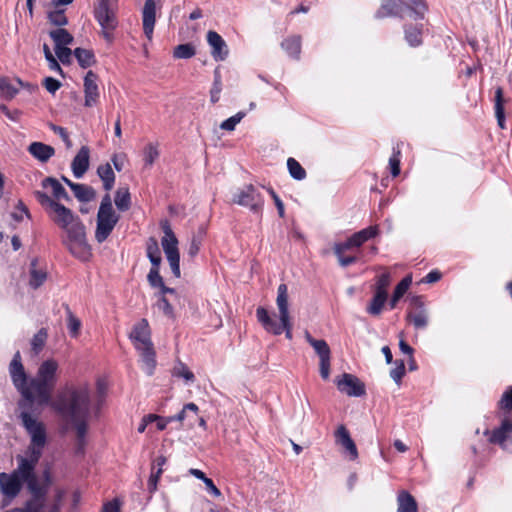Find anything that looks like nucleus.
Here are the masks:
<instances>
[{"label":"nucleus","instance_id":"nucleus-5","mask_svg":"<svg viewBox=\"0 0 512 512\" xmlns=\"http://www.w3.org/2000/svg\"><path fill=\"white\" fill-rule=\"evenodd\" d=\"M130 339L141 354L144 371L148 375H152L156 367V353L151 341L150 327L146 319H141L134 325L130 333Z\"/></svg>","mask_w":512,"mask_h":512},{"label":"nucleus","instance_id":"nucleus-13","mask_svg":"<svg viewBox=\"0 0 512 512\" xmlns=\"http://www.w3.org/2000/svg\"><path fill=\"white\" fill-rule=\"evenodd\" d=\"M118 221L119 216L115 211H98L95 231L96 241L99 243L104 242L109 237Z\"/></svg>","mask_w":512,"mask_h":512},{"label":"nucleus","instance_id":"nucleus-52","mask_svg":"<svg viewBox=\"0 0 512 512\" xmlns=\"http://www.w3.org/2000/svg\"><path fill=\"white\" fill-rule=\"evenodd\" d=\"M390 285V274L384 273L381 276H379L377 283H376V289L375 293L382 294L384 296H387V288Z\"/></svg>","mask_w":512,"mask_h":512},{"label":"nucleus","instance_id":"nucleus-58","mask_svg":"<svg viewBox=\"0 0 512 512\" xmlns=\"http://www.w3.org/2000/svg\"><path fill=\"white\" fill-rule=\"evenodd\" d=\"M49 128L56 134H58L61 139L63 140V142L65 143L66 147L68 149H70L72 147V142L69 138V135L66 131V129H64L63 127L61 126H57L53 123H49Z\"/></svg>","mask_w":512,"mask_h":512},{"label":"nucleus","instance_id":"nucleus-45","mask_svg":"<svg viewBox=\"0 0 512 512\" xmlns=\"http://www.w3.org/2000/svg\"><path fill=\"white\" fill-rule=\"evenodd\" d=\"M405 38L411 46H418L421 44V30L417 26L405 27Z\"/></svg>","mask_w":512,"mask_h":512},{"label":"nucleus","instance_id":"nucleus-37","mask_svg":"<svg viewBox=\"0 0 512 512\" xmlns=\"http://www.w3.org/2000/svg\"><path fill=\"white\" fill-rule=\"evenodd\" d=\"M198 412L199 408L195 403H188L184 405L180 413H178L175 416L167 417L166 420L168 423L173 421L183 422L184 420L190 418V413L194 414V416L196 417Z\"/></svg>","mask_w":512,"mask_h":512},{"label":"nucleus","instance_id":"nucleus-44","mask_svg":"<svg viewBox=\"0 0 512 512\" xmlns=\"http://www.w3.org/2000/svg\"><path fill=\"white\" fill-rule=\"evenodd\" d=\"M287 167L290 175L296 180H303L306 177V171L294 158L287 160Z\"/></svg>","mask_w":512,"mask_h":512},{"label":"nucleus","instance_id":"nucleus-21","mask_svg":"<svg viewBox=\"0 0 512 512\" xmlns=\"http://www.w3.org/2000/svg\"><path fill=\"white\" fill-rule=\"evenodd\" d=\"M397 512H418V504L412 494L401 490L397 495Z\"/></svg>","mask_w":512,"mask_h":512},{"label":"nucleus","instance_id":"nucleus-60","mask_svg":"<svg viewBox=\"0 0 512 512\" xmlns=\"http://www.w3.org/2000/svg\"><path fill=\"white\" fill-rule=\"evenodd\" d=\"M162 473V469L161 468H158L156 471H155V467L153 466L152 467V473L149 477V480H148V489L149 491L152 493L154 491H156L157 489V483H158V480H159V477Z\"/></svg>","mask_w":512,"mask_h":512},{"label":"nucleus","instance_id":"nucleus-19","mask_svg":"<svg viewBox=\"0 0 512 512\" xmlns=\"http://www.w3.org/2000/svg\"><path fill=\"white\" fill-rule=\"evenodd\" d=\"M336 443L341 445L351 456L352 460L358 457V451L349 431L344 425H340L335 432Z\"/></svg>","mask_w":512,"mask_h":512},{"label":"nucleus","instance_id":"nucleus-15","mask_svg":"<svg viewBox=\"0 0 512 512\" xmlns=\"http://www.w3.org/2000/svg\"><path fill=\"white\" fill-rule=\"evenodd\" d=\"M207 42L211 47V55L215 61H224L228 57V46L220 34L212 30L208 31Z\"/></svg>","mask_w":512,"mask_h":512},{"label":"nucleus","instance_id":"nucleus-43","mask_svg":"<svg viewBox=\"0 0 512 512\" xmlns=\"http://www.w3.org/2000/svg\"><path fill=\"white\" fill-rule=\"evenodd\" d=\"M196 51L192 44H180L175 47L173 56L178 59H189L195 55Z\"/></svg>","mask_w":512,"mask_h":512},{"label":"nucleus","instance_id":"nucleus-1","mask_svg":"<svg viewBox=\"0 0 512 512\" xmlns=\"http://www.w3.org/2000/svg\"><path fill=\"white\" fill-rule=\"evenodd\" d=\"M9 374L13 385L21 395V405H50L63 418L70 421L76 430L78 450L84 447L87 432V418L90 411V392L86 386L71 388L59 393L55 400L52 394L59 375V363L48 358L40 363L34 376H28L17 351L9 364Z\"/></svg>","mask_w":512,"mask_h":512},{"label":"nucleus","instance_id":"nucleus-54","mask_svg":"<svg viewBox=\"0 0 512 512\" xmlns=\"http://www.w3.org/2000/svg\"><path fill=\"white\" fill-rule=\"evenodd\" d=\"M43 52H44V56H45V59L47 60L48 62V65H49V68L51 70H55V71H58V72H62V69L58 63V61L56 60V58L53 56L50 48L48 47L47 44H44L43 45Z\"/></svg>","mask_w":512,"mask_h":512},{"label":"nucleus","instance_id":"nucleus-3","mask_svg":"<svg viewBox=\"0 0 512 512\" xmlns=\"http://www.w3.org/2000/svg\"><path fill=\"white\" fill-rule=\"evenodd\" d=\"M276 304L279 311V323L270 317L264 307H258L256 317L263 328L273 335H280L285 332L287 339H292V322L289 313L288 287L286 284H280L277 290Z\"/></svg>","mask_w":512,"mask_h":512},{"label":"nucleus","instance_id":"nucleus-7","mask_svg":"<svg viewBox=\"0 0 512 512\" xmlns=\"http://www.w3.org/2000/svg\"><path fill=\"white\" fill-rule=\"evenodd\" d=\"M117 0H99L95 6L94 15L102 28V34L108 42L113 40V31L118 25L116 17Z\"/></svg>","mask_w":512,"mask_h":512},{"label":"nucleus","instance_id":"nucleus-30","mask_svg":"<svg viewBox=\"0 0 512 512\" xmlns=\"http://www.w3.org/2000/svg\"><path fill=\"white\" fill-rule=\"evenodd\" d=\"M281 47L293 58L298 59L301 52V37L291 36L281 43Z\"/></svg>","mask_w":512,"mask_h":512},{"label":"nucleus","instance_id":"nucleus-48","mask_svg":"<svg viewBox=\"0 0 512 512\" xmlns=\"http://www.w3.org/2000/svg\"><path fill=\"white\" fill-rule=\"evenodd\" d=\"M222 90L221 75L218 69L214 71V82L210 90V100L212 103L219 101Z\"/></svg>","mask_w":512,"mask_h":512},{"label":"nucleus","instance_id":"nucleus-46","mask_svg":"<svg viewBox=\"0 0 512 512\" xmlns=\"http://www.w3.org/2000/svg\"><path fill=\"white\" fill-rule=\"evenodd\" d=\"M173 375L176 377L183 378L186 382H193L195 376L192 371L182 362L176 364L173 368Z\"/></svg>","mask_w":512,"mask_h":512},{"label":"nucleus","instance_id":"nucleus-14","mask_svg":"<svg viewBox=\"0 0 512 512\" xmlns=\"http://www.w3.org/2000/svg\"><path fill=\"white\" fill-rule=\"evenodd\" d=\"M339 391L348 396L359 397L365 394L364 384L354 375L344 373L341 379L336 381Z\"/></svg>","mask_w":512,"mask_h":512},{"label":"nucleus","instance_id":"nucleus-36","mask_svg":"<svg viewBox=\"0 0 512 512\" xmlns=\"http://www.w3.org/2000/svg\"><path fill=\"white\" fill-rule=\"evenodd\" d=\"M48 338V331L46 328H41L31 339V350L35 355H38L44 348Z\"/></svg>","mask_w":512,"mask_h":512},{"label":"nucleus","instance_id":"nucleus-10","mask_svg":"<svg viewBox=\"0 0 512 512\" xmlns=\"http://www.w3.org/2000/svg\"><path fill=\"white\" fill-rule=\"evenodd\" d=\"M62 245L69 253L80 261H88L92 257L91 246L88 243L86 228L68 237L61 238Z\"/></svg>","mask_w":512,"mask_h":512},{"label":"nucleus","instance_id":"nucleus-8","mask_svg":"<svg viewBox=\"0 0 512 512\" xmlns=\"http://www.w3.org/2000/svg\"><path fill=\"white\" fill-rule=\"evenodd\" d=\"M161 227L164 233V236L161 239L162 248L169 262L172 273L175 277L179 278L181 276V272L178 239L168 221L162 222Z\"/></svg>","mask_w":512,"mask_h":512},{"label":"nucleus","instance_id":"nucleus-56","mask_svg":"<svg viewBox=\"0 0 512 512\" xmlns=\"http://www.w3.org/2000/svg\"><path fill=\"white\" fill-rule=\"evenodd\" d=\"M202 236H203V233L201 232L199 235H194L191 238V242H190L189 248H188V255L190 257H195L198 254V252L200 250L201 243H202Z\"/></svg>","mask_w":512,"mask_h":512},{"label":"nucleus","instance_id":"nucleus-51","mask_svg":"<svg viewBox=\"0 0 512 512\" xmlns=\"http://www.w3.org/2000/svg\"><path fill=\"white\" fill-rule=\"evenodd\" d=\"M395 368L390 371V377L399 384L403 376L405 375V364L403 360L395 361Z\"/></svg>","mask_w":512,"mask_h":512},{"label":"nucleus","instance_id":"nucleus-49","mask_svg":"<svg viewBox=\"0 0 512 512\" xmlns=\"http://www.w3.org/2000/svg\"><path fill=\"white\" fill-rule=\"evenodd\" d=\"M244 112H238L234 116L226 119L220 124V128L227 131H233L236 125L244 118Z\"/></svg>","mask_w":512,"mask_h":512},{"label":"nucleus","instance_id":"nucleus-22","mask_svg":"<svg viewBox=\"0 0 512 512\" xmlns=\"http://www.w3.org/2000/svg\"><path fill=\"white\" fill-rule=\"evenodd\" d=\"M510 433H512V420L505 418L501 426L492 432L489 440L491 443H496L506 448V440Z\"/></svg>","mask_w":512,"mask_h":512},{"label":"nucleus","instance_id":"nucleus-26","mask_svg":"<svg viewBox=\"0 0 512 512\" xmlns=\"http://www.w3.org/2000/svg\"><path fill=\"white\" fill-rule=\"evenodd\" d=\"M22 85L23 83L20 79L12 81L6 77L0 78V91L6 99H12L18 92V86Z\"/></svg>","mask_w":512,"mask_h":512},{"label":"nucleus","instance_id":"nucleus-2","mask_svg":"<svg viewBox=\"0 0 512 512\" xmlns=\"http://www.w3.org/2000/svg\"><path fill=\"white\" fill-rule=\"evenodd\" d=\"M16 459V469L11 473L0 472V491L4 496L3 507L8 506L20 494L24 484L30 492V487L35 486L41 479L36 474L37 464L26 460L22 455H18Z\"/></svg>","mask_w":512,"mask_h":512},{"label":"nucleus","instance_id":"nucleus-39","mask_svg":"<svg viewBox=\"0 0 512 512\" xmlns=\"http://www.w3.org/2000/svg\"><path fill=\"white\" fill-rule=\"evenodd\" d=\"M74 55H75L79 65L83 68L90 67L95 62L94 54L90 50L76 48L74 50Z\"/></svg>","mask_w":512,"mask_h":512},{"label":"nucleus","instance_id":"nucleus-47","mask_svg":"<svg viewBox=\"0 0 512 512\" xmlns=\"http://www.w3.org/2000/svg\"><path fill=\"white\" fill-rule=\"evenodd\" d=\"M47 17L49 21L55 26L62 27L68 23L64 9H59L58 7L54 11H50Z\"/></svg>","mask_w":512,"mask_h":512},{"label":"nucleus","instance_id":"nucleus-50","mask_svg":"<svg viewBox=\"0 0 512 512\" xmlns=\"http://www.w3.org/2000/svg\"><path fill=\"white\" fill-rule=\"evenodd\" d=\"M412 283V276L407 275L405 276L396 286L394 293L395 298H401L409 289L410 285Z\"/></svg>","mask_w":512,"mask_h":512},{"label":"nucleus","instance_id":"nucleus-62","mask_svg":"<svg viewBox=\"0 0 512 512\" xmlns=\"http://www.w3.org/2000/svg\"><path fill=\"white\" fill-rule=\"evenodd\" d=\"M353 247H355V245L352 242V239L350 237L345 242H343V243H336L334 245V248H333L334 254L335 255L344 254L345 251H347V250H349V249H351Z\"/></svg>","mask_w":512,"mask_h":512},{"label":"nucleus","instance_id":"nucleus-18","mask_svg":"<svg viewBox=\"0 0 512 512\" xmlns=\"http://www.w3.org/2000/svg\"><path fill=\"white\" fill-rule=\"evenodd\" d=\"M90 149L82 146L74 157L71 168L76 178H81L89 168Z\"/></svg>","mask_w":512,"mask_h":512},{"label":"nucleus","instance_id":"nucleus-23","mask_svg":"<svg viewBox=\"0 0 512 512\" xmlns=\"http://www.w3.org/2000/svg\"><path fill=\"white\" fill-rule=\"evenodd\" d=\"M404 8L402 0H384L377 12L379 18L386 16H403Z\"/></svg>","mask_w":512,"mask_h":512},{"label":"nucleus","instance_id":"nucleus-12","mask_svg":"<svg viewBox=\"0 0 512 512\" xmlns=\"http://www.w3.org/2000/svg\"><path fill=\"white\" fill-rule=\"evenodd\" d=\"M233 202L241 206L249 207L254 213H259L262 210L264 200L253 185H247L234 194Z\"/></svg>","mask_w":512,"mask_h":512},{"label":"nucleus","instance_id":"nucleus-55","mask_svg":"<svg viewBox=\"0 0 512 512\" xmlns=\"http://www.w3.org/2000/svg\"><path fill=\"white\" fill-rule=\"evenodd\" d=\"M499 408L510 412L512 411V387H509L502 395L499 401Z\"/></svg>","mask_w":512,"mask_h":512},{"label":"nucleus","instance_id":"nucleus-61","mask_svg":"<svg viewBox=\"0 0 512 512\" xmlns=\"http://www.w3.org/2000/svg\"><path fill=\"white\" fill-rule=\"evenodd\" d=\"M157 306L160 310L163 311V313L169 317L173 316V307L169 303V301L166 299L165 296H161L158 300Z\"/></svg>","mask_w":512,"mask_h":512},{"label":"nucleus","instance_id":"nucleus-41","mask_svg":"<svg viewBox=\"0 0 512 512\" xmlns=\"http://www.w3.org/2000/svg\"><path fill=\"white\" fill-rule=\"evenodd\" d=\"M386 301L387 296L375 293L370 304L367 307V312L373 316H378L381 313Z\"/></svg>","mask_w":512,"mask_h":512},{"label":"nucleus","instance_id":"nucleus-38","mask_svg":"<svg viewBox=\"0 0 512 512\" xmlns=\"http://www.w3.org/2000/svg\"><path fill=\"white\" fill-rule=\"evenodd\" d=\"M404 11L410 10L416 17L423 18L427 7L424 0H402Z\"/></svg>","mask_w":512,"mask_h":512},{"label":"nucleus","instance_id":"nucleus-25","mask_svg":"<svg viewBox=\"0 0 512 512\" xmlns=\"http://www.w3.org/2000/svg\"><path fill=\"white\" fill-rule=\"evenodd\" d=\"M63 232V237H68L70 235L76 234L77 232L85 229V225L77 214L72 215V218L69 220H64L61 224H58Z\"/></svg>","mask_w":512,"mask_h":512},{"label":"nucleus","instance_id":"nucleus-35","mask_svg":"<svg viewBox=\"0 0 512 512\" xmlns=\"http://www.w3.org/2000/svg\"><path fill=\"white\" fill-rule=\"evenodd\" d=\"M160 155L158 144L148 143L143 150V161L146 168H150Z\"/></svg>","mask_w":512,"mask_h":512},{"label":"nucleus","instance_id":"nucleus-9","mask_svg":"<svg viewBox=\"0 0 512 512\" xmlns=\"http://www.w3.org/2000/svg\"><path fill=\"white\" fill-rule=\"evenodd\" d=\"M34 196L56 226L64 220L71 219L72 215L75 214L71 209L55 201L44 192L35 191Z\"/></svg>","mask_w":512,"mask_h":512},{"label":"nucleus","instance_id":"nucleus-42","mask_svg":"<svg viewBox=\"0 0 512 512\" xmlns=\"http://www.w3.org/2000/svg\"><path fill=\"white\" fill-rule=\"evenodd\" d=\"M407 319L414 325L416 329L425 328L428 324L427 313L424 310L408 313Z\"/></svg>","mask_w":512,"mask_h":512},{"label":"nucleus","instance_id":"nucleus-31","mask_svg":"<svg viewBox=\"0 0 512 512\" xmlns=\"http://www.w3.org/2000/svg\"><path fill=\"white\" fill-rule=\"evenodd\" d=\"M147 257L149 258L152 266H160L162 258L157 240L150 237L146 243Z\"/></svg>","mask_w":512,"mask_h":512},{"label":"nucleus","instance_id":"nucleus-29","mask_svg":"<svg viewBox=\"0 0 512 512\" xmlns=\"http://www.w3.org/2000/svg\"><path fill=\"white\" fill-rule=\"evenodd\" d=\"M97 174L103 181L104 189L107 191L111 190L115 182V174L111 168V165L109 163L100 165L97 168Z\"/></svg>","mask_w":512,"mask_h":512},{"label":"nucleus","instance_id":"nucleus-28","mask_svg":"<svg viewBox=\"0 0 512 512\" xmlns=\"http://www.w3.org/2000/svg\"><path fill=\"white\" fill-rule=\"evenodd\" d=\"M29 285L33 289L39 288L47 279V273L44 270L37 269V260L33 259L30 264Z\"/></svg>","mask_w":512,"mask_h":512},{"label":"nucleus","instance_id":"nucleus-16","mask_svg":"<svg viewBox=\"0 0 512 512\" xmlns=\"http://www.w3.org/2000/svg\"><path fill=\"white\" fill-rule=\"evenodd\" d=\"M98 76L89 70L84 77V93H85V106L92 107L96 105L99 98V90L97 85Z\"/></svg>","mask_w":512,"mask_h":512},{"label":"nucleus","instance_id":"nucleus-40","mask_svg":"<svg viewBox=\"0 0 512 512\" xmlns=\"http://www.w3.org/2000/svg\"><path fill=\"white\" fill-rule=\"evenodd\" d=\"M115 205L120 211H127L130 208V193L127 188H119L115 194Z\"/></svg>","mask_w":512,"mask_h":512},{"label":"nucleus","instance_id":"nucleus-24","mask_svg":"<svg viewBox=\"0 0 512 512\" xmlns=\"http://www.w3.org/2000/svg\"><path fill=\"white\" fill-rule=\"evenodd\" d=\"M42 186L44 188H51L52 199L59 202L60 200L69 201L70 196L68 195L65 188L61 185V183L52 177H47L42 181Z\"/></svg>","mask_w":512,"mask_h":512},{"label":"nucleus","instance_id":"nucleus-64","mask_svg":"<svg viewBox=\"0 0 512 512\" xmlns=\"http://www.w3.org/2000/svg\"><path fill=\"white\" fill-rule=\"evenodd\" d=\"M398 154H394L389 159V165L391 168V174L396 177L400 174V160L398 158Z\"/></svg>","mask_w":512,"mask_h":512},{"label":"nucleus","instance_id":"nucleus-4","mask_svg":"<svg viewBox=\"0 0 512 512\" xmlns=\"http://www.w3.org/2000/svg\"><path fill=\"white\" fill-rule=\"evenodd\" d=\"M35 404L21 405V401L18 402V408L20 410L19 418L21 419L22 425L28 435L30 436V445L28 447V456L26 460L38 464L42 451L47 443V432L43 422L32 415L33 406Z\"/></svg>","mask_w":512,"mask_h":512},{"label":"nucleus","instance_id":"nucleus-32","mask_svg":"<svg viewBox=\"0 0 512 512\" xmlns=\"http://www.w3.org/2000/svg\"><path fill=\"white\" fill-rule=\"evenodd\" d=\"M495 115L498 125L501 129L505 128L504 99L503 90L498 87L495 91Z\"/></svg>","mask_w":512,"mask_h":512},{"label":"nucleus","instance_id":"nucleus-27","mask_svg":"<svg viewBox=\"0 0 512 512\" xmlns=\"http://www.w3.org/2000/svg\"><path fill=\"white\" fill-rule=\"evenodd\" d=\"M71 190L80 202H90L95 198V190L85 184H72Z\"/></svg>","mask_w":512,"mask_h":512},{"label":"nucleus","instance_id":"nucleus-63","mask_svg":"<svg viewBox=\"0 0 512 512\" xmlns=\"http://www.w3.org/2000/svg\"><path fill=\"white\" fill-rule=\"evenodd\" d=\"M43 85L48 92L54 94L60 88L61 83L55 78L46 77L43 81Z\"/></svg>","mask_w":512,"mask_h":512},{"label":"nucleus","instance_id":"nucleus-20","mask_svg":"<svg viewBox=\"0 0 512 512\" xmlns=\"http://www.w3.org/2000/svg\"><path fill=\"white\" fill-rule=\"evenodd\" d=\"M28 152L41 162H47L55 154L52 146L42 142L31 143L28 147Z\"/></svg>","mask_w":512,"mask_h":512},{"label":"nucleus","instance_id":"nucleus-34","mask_svg":"<svg viewBox=\"0 0 512 512\" xmlns=\"http://www.w3.org/2000/svg\"><path fill=\"white\" fill-rule=\"evenodd\" d=\"M49 35L55 42V47L67 46L73 42V36L64 28L52 30Z\"/></svg>","mask_w":512,"mask_h":512},{"label":"nucleus","instance_id":"nucleus-59","mask_svg":"<svg viewBox=\"0 0 512 512\" xmlns=\"http://www.w3.org/2000/svg\"><path fill=\"white\" fill-rule=\"evenodd\" d=\"M55 53L57 55V58L63 63H69L71 58V49L63 46V47H55Z\"/></svg>","mask_w":512,"mask_h":512},{"label":"nucleus","instance_id":"nucleus-33","mask_svg":"<svg viewBox=\"0 0 512 512\" xmlns=\"http://www.w3.org/2000/svg\"><path fill=\"white\" fill-rule=\"evenodd\" d=\"M378 233L377 226H370L368 228L362 229L359 232L354 233L351 236L352 242L355 247H360L363 243L368 241L369 239L375 237Z\"/></svg>","mask_w":512,"mask_h":512},{"label":"nucleus","instance_id":"nucleus-11","mask_svg":"<svg viewBox=\"0 0 512 512\" xmlns=\"http://www.w3.org/2000/svg\"><path fill=\"white\" fill-rule=\"evenodd\" d=\"M304 337L319 357V371L322 379L328 380L331 365V350L329 345L323 339L313 338L308 331L305 332Z\"/></svg>","mask_w":512,"mask_h":512},{"label":"nucleus","instance_id":"nucleus-6","mask_svg":"<svg viewBox=\"0 0 512 512\" xmlns=\"http://www.w3.org/2000/svg\"><path fill=\"white\" fill-rule=\"evenodd\" d=\"M51 484V473L49 469H45L38 483L30 487L31 496L20 510L22 512H57V504H51L48 497Z\"/></svg>","mask_w":512,"mask_h":512},{"label":"nucleus","instance_id":"nucleus-57","mask_svg":"<svg viewBox=\"0 0 512 512\" xmlns=\"http://www.w3.org/2000/svg\"><path fill=\"white\" fill-rule=\"evenodd\" d=\"M68 311V329L72 336H77L81 327L80 320L73 315V313L67 309Z\"/></svg>","mask_w":512,"mask_h":512},{"label":"nucleus","instance_id":"nucleus-17","mask_svg":"<svg viewBox=\"0 0 512 512\" xmlns=\"http://www.w3.org/2000/svg\"><path fill=\"white\" fill-rule=\"evenodd\" d=\"M142 20L144 34L148 40H151L156 21V4L154 0L145 1L142 11Z\"/></svg>","mask_w":512,"mask_h":512},{"label":"nucleus","instance_id":"nucleus-53","mask_svg":"<svg viewBox=\"0 0 512 512\" xmlns=\"http://www.w3.org/2000/svg\"><path fill=\"white\" fill-rule=\"evenodd\" d=\"M159 267L160 266H152L148 273L147 279L152 287L162 286L163 279L159 273Z\"/></svg>","mask_w":512,"mask_h":512}]
</instances>
